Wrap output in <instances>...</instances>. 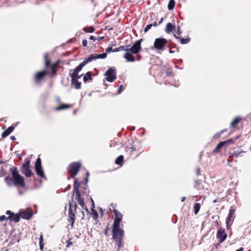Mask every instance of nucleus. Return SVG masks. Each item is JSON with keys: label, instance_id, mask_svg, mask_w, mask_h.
<instances>
[{"label": "nucleus", "instance_id": "obj_35", "mask_svg": "<svg viewBox=\"0 0 251 251\" xmlns=\"http://www.w3.org/2000/svg\"><path fill=\"white\" fill-rule=\"evenodd\" d=\"M66 243H67L66 247L67 248L70 247V246L73 244V243L71 241V239H68Z\"/></svg>", "mask_w": 251, "mask_h": 251}, {"label": "nucleus", "instance_id": "obj_51", "mask_svg": "<svg viewBox=\"0 0 251 251\" xmlns=\"http://www.w3.org/2000/svg\"><path fill=\"white\" fill-rule=\"evenodd\" d=\"M10 138H11V140L12 141H14V140H15L16 139L15 137L14 136H11Z\"/></svg>", "mask_w": 251, "mask_h": 251}, {"label": "nucleus", "instance_id": "obj_54", "mask_svg": "<svg viewBox=\"0 0 251 251\" xmlns=\"http://www.w3.org/2000/svg\"><path fill=\"white\" fill-rule=\"evenodd\" d=\"M174 37L176 38V39H179V38H180L178 36H177L176 34H174Z\"/></svg>", "mask_w": 251, "mask_h": 251}, {"label": "nucleus", "instance_id": "obj_58", "mask_svg": "<svg viewBox=\"0 0 251 251\" xmlns=\"http://www.w3.org/2000/svg\"><path fill=\"white\" fill-rule=\"evenodd\" d=\"M94 214H95V215L96 217H97V216H98V213H97V212H95V213H94Z\"/></svg>", "mask_w": 251, "mask_h": 251}, {"label": "nucleus", "instance_id": "obj_39", "mask_svg": "<svg viewBox=\"0 0 251 251\" xmlns=\"http://www.w3.org/2000/svg\"><path fill=\"white\" fill-rule=\"evenodd\" d=\"M7 219V218H6V216L4 215L0 216V221H3Z\"/></svg>", "mask_w": 251, "mask_h": 251}, {"label": "nucleus", "instance_id": "obj_52", "mask_svg": "<svg viewBox=\"0 0 251 251\" xmlns=\"http://www.w3.org/2000/svg\"><path fill=\"white\" fill-rule=\"evenodd\" d=\"M185 199V197H182V198H181V201L182 202H183V201H184Z\"/></svg>", "mask_w": 251, "mask_h": 251}, {"label": "nucleus", "instance_id": "obj_28", "mask_svg": "<svg viewBox=\"0 0 251 251\" xmlns=\"http://www.w3.org/2000/svg\"><path fill=\"white\" fill-rule=\"evenodd\" d=\"M201 205L199 203H196L194 206V214H197L200 209Z\"/></svg>", "mask_w": 251, "mask_h": 251}, {"label": "nucleus", "instance_id": "obj_55", "mask_svg": "<svg viewBox=\"0 0 251 251\" xmlns=\"http://www.w3.org/2000/svg\"><path fill=\"white\" fill-rule=\"evenodd\" d=\"M81 213H82V218H81V219H83V217H84V212H83V211H82V212H81Z\"/></svg>", "mask_w": 251, "mask_h": 251}, {"label": "nucleus", "instance_id": "obj_11", "mask_svg": "<svg viewBox=\"0 0 251 251\" xmlns=\"http://www.w3.org/2000/svg\"><path fill=\"white\" fill-rule=\"evenodd\" d=\"M35 169L37 175L42 178L45 177V174L41 165V160L40 158L36 159Z\"/></svg>", "mask_w": 251, "mask_h": 251}, {"label": "nucleus", "instance_id": "obj_14", "mask_svg": "<svg viewBox=\"0 0 251 251\" xmlns=\"http://www.w3.org/2000/svg\"><path fill=\"white\" fill-rule=\"evenodd\" d=\"M112 233H113V235H114L115 233L116 234H124V230L120 229V222H117L116 221H114V224L113 226V229H112Z\"/></svg>", "mask_w": 251, "mask_h": 251}, {"label": "nucleus", "instance_id": "obj_40", "mask_svg": "<svg viewBox=\"0 0 251 251\" xmlns=\"http://www.w3.org/2000/svg\"><path fill=\"white\" fill-rule=\"evenodd\" d=\"M177 35L179 36L180 35L181 32V30H180V27L179 26H177Z\"/></svg>", "mask_w": 251, "mask_h": 251}, {"label": "nucleus", "instance_id": "obj_20", "mask_svg": "<svg viewBox=\"0 0 251 251\" xmlns=\"http://www.w3.org/2000/svg\"><path fill=\"white\" fill-rule=\"evenodd\" d=\"M225 145V142H220L216 146L215 149L213 151V152L214 153H217L219 152L220 151V150Z\"/></svg>", "mask_w": 251, "mask_h": 251}, {"label": "nucleus", "instance_id": "obj_18", "mask_svg": "<svg viewBox=\"0 0 251 251\" xmlns=\"http://www.w3.org/2000/svg\"><path fill=\"white\" fill-rule=\"evenodd\" d=\"M114 212L115 215L114 221L121 223L122 220L123 215L116 210H114Z\"/></svg>", "mask_w": 251, "mask_h": 251}, {"label": "nucleus", "instance_id": "obj_24", "mask_svg": "<svg viewBox=\"0 0 251 251\" xmlns=\"http://www.w3.org/2000/svg\"><path fill=\"white\" fill-rule=\"evenodd\" d=\"M232 213H233V211H232V209H230L228 216L226 219V223L227 226H229L230 223H231V217L232 216Z\"/></svg>", "mask_w": 251, "mask_h": 251}, {"label": "nucleus", "instance_id": "obj_5", "mask_svg": "<svg viewBox=\"0 0 251 251\" xmlns=\"http://www.w3.org/2000/svg\"><path fill=\"white\" fill-rule=\"evenodd\" d=\"M78 188L79 184L77 182V180L75 179L74 184V193H75L76 200L77 201V203L81 206L82 209H86L87 212H89V211L87 209V207H84L85 205L84 201L83 199L81 198L80 193Z\"/></svg>", "mask_w": 251, "mask_h": 251}, {"label": "nucleus", "instance_id": "obj_4", "mask_svg": "<svg viewBox=\"0 0 251 251\" xmlns=\"http://www.w3.org/2000/svg\"><path fill=\"white\" fill-rule=\"evenodd\" d=\"M106 52L102 54H98L96 53H94L91 54L87 58H86L84 59L82 63H88L90 62L93 60H96L97 59H103L106 57L107 53H109L111 51H113V49L112 47H108L106 50Z\"/></svg>", "mask_w": 251, "mask_h": 251}, {"label": "nucleus", "instance_id": "obj_34", "mask_svg": "<svg viewBox=\"0 0 251 251\" xmlns=\"http://www.w3.org/2000/svg\"><path fill=\"white\" fill-rule=\"evenodd\" d=\"M152 26V24L148 25L144 29V32H147Z\"/></svg>", "mask_w": 251, "mask_h": 251}, {"label": "nucleus", "instance_id": "obj_56", "mask_svg": "<svg viewBox=\"0 0 251 251\" xmlns=\"http://www.w3.org/2000/svg\"><path fill=\"white\" fill-rule=\"evenodd\" d=\"M44 245L43 242H39V245Z\"/></svg>", "mask_w": 251, "mask_h": 251}, {"label": "nucleus", "instance_id": "obj_9", "mask_svg": "<svg viewBox=\"0 0 251 251\" xmlns=\"http://www.w3.org/2000/svg\"><path fill=\"white\" fill-rule=\"evenodd\" d=\"M30 161H26L21 167V171L23 174H24L26 177H30L33 173L30 169Z\"/></svg>", "mask_w": 251, "mask_h": 251}, {"label": "nucleus", "instance_id": "obj_45", "mask_svg": "<svg viewBox=\"0 0 251 251\" xmlns=\"http://www.w3.org/2000/svg\"><path fill=\"white\" fill-rule=\"evenodd\" d=\"M119 51V50L118 49V48H115V49L113 50V52H117V51Z\"/></svg>", "mask_w": 251, "mask_h": 251}, {"label": "nucleus", "instance_id": "obj_41", "mask_svg": "<svg viewBox=\"0 0 251 251\" xmlns=\"http://www.w3.org/2000/svg\"><path fill=\"white\" fill-rule=\"evenodd\" d=\"M82 45L84 47H86L87 45V41L86 40H83Z\"/></svg>", "mask_w": 251, "mask_h": 251}, {"label": "nucleus", "instance_id": "obj_7", "mask_svg": "<svg viewBox=\"0 0 251 251\" xmlns=\"http://www.w3.org/2000/svg\"><path fill=\"white\" fill-rule=\"evenodd\" d=\"M105 79L108 82H113L116 78V72L114 67L109 68L105 73Z\"/></svg>", "mask_w": 251, "mask_h": 251}, {"label": "nucleus", "instance_id": "obj_49", "mask_svg": "<svg viewBox=\"0 0 251 251\" xmlns=\"http://www.w3.org/2000/svg\"><path fill=\"white\" fill-rule=\"evenodd\" d=\"M163 21V18H162L160 19V21L159 22L158 24H159V25H160V24H161V23H162Z\"/></svg>", "mask_w": 251, "mask_h": 251}, {"label": "nucleus", "instance_id": "obj_8", "mask_svg": "<svg viewBox=\"0 0 251 251\" xmlns=\"http://www.w3.org/2000/svg\"><path fill=\"white\" fill-rule=\"evenodd\" d=\"M81 167V164L78 162H73L70 164L68 171L72 177H74L77 174Z\"/></svg>", "mask_w": 251, "mask_h": 251}, {"label": "nucleus", "instance_id": "obj_1", "mask_svg": "<svg viewBox=\"0 0 251 251\" xmlns=\"http://www.w3.org/2000/svg\"><path fill=\"white\" fill-rule=\"evenodd\" d=\"M142 40V39L137 40L131 47H130V46L126 47L121 46L118 47L119 51L125 50L126 51L124 57L127 61L132 62L139 60L140 56L138 55V53L141 50V44Z\"/></svg>", "mask_w": 251, "mask_h": 251}, {"label": "nucleus", "instance_id": "obj_44", "mask_svg": "<svg viewBox=\"0 0 251 251\" xmlns=\"http://www.w3.org/2000/svg\"><path fill=\"white\" fill-rule=\"evenodd\" d=\"M78 73H77L76 76L75 77L76 80H77V79L80 78L81 77V75H78Z\"/></svg>", "mask_w": 251, "mask_h": 251}, {"label": "nucleus", "instance_id": "obj_15", "mask_svg": "<svg viewBox=\"0 0 251 251\" xmlns=\"http://www.w3.org/2000/svg\"><path fill=\"white\" fill-rule=\"evenodd\" d=\"M226 234L224 228H220L217 233V238L220 243L223 242L226 238Z\"/></svg>", "mask_w": 251, "mask_h": 251}, {"label": "nucleus", "instance_id": "obj_29", "mask_svg": "<svg viewBox=\"0 0 251 251\" xmlns=\"http://www.w3.org/2000/svg\"><path fill=\"white\" fill-rule=\"evenodd\" d=\"M83 79L84 81H85V82L87 81L89 79H91L92 77H91V72H87L86 75L83 76Z\"/></svg>", "mask_w": 251, "mask_h": 251}, {"label": "nucleus", "instance_id": "obj_2", "mask_svg": "<svg viewBox=\"0 0 251 251\" xmlns=\"http://www.w3.org/2000/svg\"><path fill=\"white\" fill-rule=\"evenodd\" d=\"M45 69L41 72H38L35 76V81L39 83L45 75H52L56 74V67L59 64H45Z\"/></svg>", "mask_w": 251, "mask_h": 251}, {"label": "nucleus", "instance_id": "obj_26", "mask_svg": "<svg viewBox=\"0 0 251 251\" xmlns=\"http://www.w3.org/2000/svg\"><path fill=\"white\" fill-rule=\"evenodd\" d=\"M7 219H10L12 221H14L15 223H18L20 221V217L18 215L8 216Z\"/></svg>", "mask_w": 251, "mask_h": 251}, {"label": "nucleus", "instance_id": "obj_59", "mask_svg": "<svg viewBox=\"0 0 251 251\" xmlns=\"http://www.w3.org/2000/svg\"><path fill=\"white\" fill-rule=\"evenodd\" d=\"M86 175H87V177L89 176V172H87L86 173Z\"/></svg>", "mask_w": 251, "mask_h": 251}, {"label": "nucleus", "instance_id": "obj_3", "mask_svg": "<svg viewBox=\"0 0 251 251\" xmlns=\"http://www.w3.org/2000/svg\"><path fill=\"white\" fill-rule=\"evenodd\" d=\"M85 64H80V65L75 69L73 73L70 75L71 77L72 78V85L76 89H80L81 88V84L80 82H79L77 80H76L75 77L76 76L77 73L80 72Z\"/></svg>", "mask_w": 251, "mask_h": 251}, {"label": "nucleus", "instance_id": "obj_22", "mask_svg": "<svg viewBox=\"0 0 251 251\" xmlns=\"http://www.w3.org/2000/svg\"><path fill=\"white\" fill-rule=\"evenodd\" d=\"M242 118L241 117H237L235 118H234L231 122L230 126L231 127H234L235 126L239 123V122L241 120Z\"/></svg>", "mask_w": 251, "mask_h": 251}, {"label": "nucleus", "instance_id": "obj_33", "mask_svg": "<svg viewBox=\"0 0 251 251\" xmlns=\"http://www.w3.org/2000/svg\"><path fill=\"white\" fill-rule=\"evenodd\" d=\"M226 131V129H224V130H221L220 132H218V133H216V134L214 135V137L215 138H217L220 137V136H221V135L222 134H223L224 132H225Z\"/></svg>", "mask_w": 251, "mask_h": 251}, {"label": "nucleus", "instance_id": "obj_21", "mask_svg": "<svg viewBox=\"0 0 251 251\" xmlns=\"http://www.w3.org/2000/svg\"><path fill=\"white\" fill-rule=\"evenodd\" d=\"M5 181L9 186H11L14 184V179L13 177L7 176L5 178Z\"/></svg>", "mask_w": 251, "mask_h": 251}, {"label": "nucleus", "instance_id": "obj_57", "mask_svg": "<svg viewBox=\"0 0 251 251\" xmlns=\"http://www.w3.org/2000/svg\"><path fill=\"white\" fill-rule=\"evenodd\" d=\"M91 201L92 202V206H93V205L94 204V202L93 200L92 199H91Z\"/></svg>", "mask_w": 251, "mask_h": 251}, {"label": "nucleus", "instance_id": "obj_48", "mask_svg": "<svg viewBox=\"0 0 251 251\" xmlns=\"http://www.w3.org/2000/svg\"><path fill=\"white\" fill-rule=\"evenodd\" d=\"M90 39H91V40H95V39H95V37L94 36H91L90 37Z\"/></svg>", "mask_w": 251, "mask_h": 251}, {"label": "nucleus", "instance_id": "obj_23", "mask_svg": "<svg viewBox=\"0 0 251 251\" xmlns=\"http://www.w3.org/2000/svg\"><path fill=\"white\" fill-rule=\"evenodd\" d=\"M69 107H70V105L69 104H62L60 106L56 107L55 108V110H56V111H58V110H62V109H66V108H69Z\"/></svg>", "mask_w": 251, "mask_h": 251}, {"label": "nucleus", "instance_id": "obj_31", "mask_svg": "<svg viewBox=\"0 0 251 251\" xmlns=\"http://www.w3.org/2000/svg\"><path fill=\"white\" fill-rule=\"evenodd\" d=\"M179 40H180V43L182 44L188 43L190 41V39L189 38L185 39L180 38H179Z\"/></svg>", "mask_w": 251, "mask_h": 251}, {"label": "nucleus", "instance_id": "obj_42", "mask_svg": "<svg viewBox=\"0 0 251 251\" xmlns=\"http://www.w3.org/2000/svg\"><path fill=\"white\" fill-rule=\"evenodd\" d=\"M6 214L7 215H9V216H13V213H12V212H11L10 211H9V210L7 211H6Z\"/></svg>", "mask_w": 251, "mask_h": 251}, {"label": "nucleus", "instance_id": "obj_10", "mask_svg": "<svg viewBox=\"0 0 251 251\" xmlns=\"http://www.w3.org/2000/svg\"><path fill=\"white\" fill-rule=\"evenodd\" d=\"M70 207H69V217L70 218V220L71 222V227H73L74 226L75 221V214L73 212V207H75V211L76 210L77 205L75 202L72 201V202H70Z\"/></svg>", "mask_w": 251, "mask_h": 251}, {"label": "nucleus", "instance_id": "obj_17", "mask_svg": "<svg viewBox=\"0 0 251 251\" xmlns=\"http://www.w3.org/2000/svg\"><path fill=\"white\" fill-rule=\"evenodd\" d=\"M14 129V127L13 126H11L9 127L6 130L4 131L2 134V137L4 138L9 135Z\"/></svg>", "mask_w": 251, "mask_h": 251}, {"label": "nucleus", "instance_id": "obj_38", "mask_svg": "<svg viewBox=\"0 0 251 251\" xmlns=\"http://www.w3.org/2000/svg\"><path fill=\"white\" fill-rule=\"evenodd\" d=\"M123 85H121L118 88V94H120L123 91Z\"/></svg>", "mask_w": 251, "mask_h": 251}, {"label": "nucleus", "instance_id": "obj_53", "mask_svg": "<svg viewBox=\"0 0 251 251\" xmlns=\"http://www.w3.org/2000/svg\"><path fill=\"white\" fill-rule=\"evenodd\" d=\"M243 248H240L239 249L237 250L236 251H243Z\"/></svg>", "mask_w": 251, "mask_h": 251}, {"label": "nucleus", "instance_id": "obj_61", "mask_svg": "<svg viewBox=\"0 0 251 251\" xmlns=\"http://www.w3.org/2000/svg\"><path fill=\"white\" fill-rule=\"evenodd\" d=\"M199 170H198L197 171V175H199Z\"/></svg>", "mask_w": 251, "mask_h": 251}, {"label": "nucleus", "instance_id": "obj_62", "mask_svg": "<svg viewBox=\"0 0 251 251\" xmlns=\"http://www.w3.org/2000/svg\"><path fill=\"white\" fill-rule=\"evenodd\" d=\"M227 162H228V165H229V166H230V165H229V162H230L229 160H227Z\"/></svg>", "mask_w": 251, "mask_h": 251}, {"label": "nucleus", "instance_id": "obj_27", "mask_svg": "<svg viewBox=\"0 0 251 251\" xmlns=\"http://www.w3.org/2000/svg\"><path fill=\"white\" fill-rule=\"evenodd\" d=\"M175 5V1L174 0H170L168 4V8L171 10L174 9Z\"/></svg>", "mask_w": 251, "mask_h": 251}, {"label": "nucleus", "instance_id": "obj_63", "mask_svg": "<svg viewBox=\"0 0 251 251\" xmlns=\"http://www.w3.org/2000/svg\"><path fill=\"white\" fill-rule=\"evenodd\" d=\"M87 181H88V178H86V182H87Z\"/></svg>", "mask_w": 251, "mask_h": 251}, {"label": "nucleus", "instance_id": "obj_16", "mask_svg": "<svg viewBox=\"0 0 251 251\" xmlns=\"http://www.w3.org/2000/svg\"><path fill=\"white\" fill-rule=\"evenodd\" d=\"M21 217L25 219H29L32 216V212L30 209L23 210L20 212Z\"/></svg>", "mask_w": 251, "mask_h": 251}, {"label": "nucleus", "instance_id": "obj_47", "mask_svg": "<svg viewBox=\"0 0 251 251\" xmlns=\"http://www.w3.org/2000/svg\"><path fill=\"white\" fill-rule=\"evenodd\" d=\"M158 25H159L158 23L157 24L156 22H154L153 24H152V26H157Z\"/></svg>", "mask_w": 251, "mask_h": 251}, {"label": "nucleus", "instance_id": "obj_43", "mask_svg": "<svg viewBox=\"0 0 251 251\" xmlns=\"http://www.w3.org/2000/svg\"><path fill=\"white\" fill-rule=\"evenodd\" d=\"M39 242H43V235H42V234H41V235L40 236V238H39Z\"/></svg>", "mask_w": 251, "mask_h": 251}, {"label": "nucleus", "instance_id": "obj_30", "mask_svg": "<svg viewBox=\"0 0 251 251\" xmlns=\"http://www.w3.org/2000/svg\"><path fill=\"white\" fill-rule=\"evenodd\" d=\"M95 29L93 26L86 27L83 28V30L86 32L92 33L93 32Z\"/></svg>", "mask_w": 251, "mask_h": 251}, {"label": "nucleus", "instance_id": "obj_32", "mask_svg": "<svg viewBox=\"0 0 251 251\" xmlns=\"http://www.w3.org/2000/svg\"><path fill=\"white\" fill-rule=\"evenodd\" d=\"M242 152H244V151H235L231 154V156L234 157H238L240 156V154Z\"/></svg>", "mask_w": 251, "mask_h": 251}, {"label": "nucleus", "instance_id": "obj_6", "mask_svg": "<svg viewBox=\"0 0 251 251\" xmlns=\"http://www.w3.org/2000/svg\"><path fill=\"white\" fill-rule=\"evenodd\" d=\"M12 175L15 185H20L23 187H25L24 178L18 173L16 168L12 170Z\"/></svg>", "mask_w": 251, "mask_h": 251}, {"label": "nucleus", "instance_id": "obj_50", "mask_svg": "<svg viewBox=\"0 0 251 251\" xmlns=\"http://www.w3.org/2000/svg\"><path fill=\"white\" fill-rule=\"evenodd\" d=\"M135 150H136V149H135V148H134V147H132L131 148V151H135Z\"/></svg>", "mask_w": 251, "mask_h": 251}, {"label": "nucleus", "instance_id": "obj_13", "mask_svg": "<svg viewBox=\"0 0 251 251\" xmlns=\"http://www.w3.org/2000/svg\"><path fill=\"white\" fill-rule=\"evenodd\" d=\"M124 234H116L115 233L114 235H113V237L114 239L115 240L116 244L118 246V251L119 250V249L123 247L124 246V244L122 242V239L123 238Z\"/></svg>", "mask_w": 251, "mask_h": 251}, {"label": "nucleus", "instance_id": "obj_25", "mask_svg": "<svg viewBox=\"0 0 251 251\" xmlns=\"http://www.w3.org/2000/svg\"><path fill=\"white\" fill-rule=\"evenodd\" d=\"M124 160V156L121 155H120L115 160V163L120 166L122 165V162Z\"/></svg>", "mask_w": 251, "mask_h": 251}, {"label": "nucleus", "instance_id": "obj_19", "mask_svg": "<svg viewBox=\"0 0 251 251\" xmlns=\"http://www.w3.org/2000/svg\"><path fill=\"white\" fill-rule=\"evenodd\" d=\"M174 29H175V26L173 25L171 23H169L166 25L165 31L167 33H170Z\"/></svg>", "mask_w": 251, "mask_h": 251}, {"label": "nucleus", "instance_id": "obj_60", "mask_svg": "<svg viewBox=\"0 0 251 251\" xmlns=\"http://www.w3.org/2000/svg\"><path fill=\"white\" fill-rule=\"evenodd\" d=\"M55 63H61L60 61V60H58L57 61H56Z\"/></svg>", "mask_w": 251, "mask_h": 251}, {"label": "nucleus", "instance_id": "obj_12", "mask_svg": "<svg viewBox=\"0 0 251 251\" xmlns=\"http://www.w3.org/2000/svg\"><path fill=\"white\" fill-rule=\"evenodd\" d=\"M166 43V40L163 38H157L154 43V47L158 50H161Z\"/></svg>", "mask_w": 251, "mask_h": 251}, {"label": "nucleus", "instance_id": "obj_37", "mask_svg": "<svg viewBox=\"0 0 251 251\" xmlns=\"http://www.w3.org/2000/svg\"><path fill=\"white\" fill-rule=\"evenodd\" d=\"M224 142H225V145H226L227 144H232L233 143V139H230L226 141H224Z\"/></svg>", "mask_w": 251, "mask_h": 251}, {"label": "nucleus", "instance_id": "obj_46", "mask_svg": "<svg viewBox=\"0 0 251 251\" xmlns=\"http://www.w3.org/2000/svg\"><path fill=\"white\" fill-rule=\"evenodd\" d=\"M40 246V249L43 251V247H44V245H39Z\"/></svg>", "mask_w": 251, "mask_h": 251}, {"label": "nucleus", "instance_id": "obj_36", "mask_svg": "<svg viewBox=\"0 0 251 251\" xmlns=\"http://www.w3.org/2000/svg\"><path fill=\"white\" fill-rule=\"evenodd\" d=\"M44 58H45V62L44 63H50V61L48 59V53H47L45 55Z\"/></svg>", "mask_w": 251, "mask_h": 251}]
</instances>
